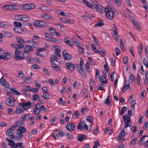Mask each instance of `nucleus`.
<instances>
[{
	"label": "nucleus",
	"instance_id": "cd10ccee",
	"mask_svg": "<svg viewBox=\"0 0 148 148\" xmlns=\"http://www.w3.org/2000/svg\"><path fill=\"white\" fill-rule=\"evenodd\" d=\"M130 86V84H126V82H125V85L123 86V91L124 92H125L126 90Z\"/></svg>",
	"mask_w": 148,
	"mask_h": 148
},
{
	"label": "nucleus",
	"instance_id": "e433bc0d",
	"mask_svg": "<svg viewBox=\"0 0 148 148\" xmlns=\"http://www.w3.org/2000/svg\"><path fill=\"white\" fill-rule=\"evenodd\" d=\"M14 26L16 27H20L22 25V23L20 22H18L16 21H15L14 22Z\"/></svg>",
	"mask_w": 148,
	"mask_h": 148
},
{
	"label": "nucleus",
	"instance_id": "f03ea898",
	"mask_svg": "<svg viewBox=\"0 0 148 148\" xmlns=\"http://www.w3.org/2000/svg\"><path fill=\"white\" fill-rule=\"evenodd\" d=\"M51 62L52 67L55 71H58L62 70L61 67L58 66L60 64L59 61L57 60H55L53 62Z\"/></svg>",
	"mask_w": 148,
	"mask_h": 148
},
{
	"label": "nucleus",
	"instance_id": "ea45409f",
	"mask_svg": "<svg viewBox=\"0 0 148 148\" xmlns=\"http://www.w3.org/2000/svg\"><path fill=\"white\" fill-rule=\"evenodd\" d=\"M127 107L126 106H124L121 109V115H123L127 110Z\"/></svg>",
	"mask_w": 148,
	"mask_h": 148
},
{
	"label": "nucleus",
	"instance_id": "f3484780",
	"mask_svg": "<svg viewBox=\"0 0 148 148\" xmlns=\"http://www.w3.org/2000/svg\"><path fill=\"white\" fill-rule=\"evenodd\" d=\"M16 131L23 133H26L27 132L26 128L23 127H20Z\"/></svg>",
	"mask_w": 148,
	"mask_h": 148
},
{
	"label": "nucleus",
	"instance_id": "69168bd1",
	"mask_svg": "<svg viewBox=\"0 0 148 148\" xmlns=\"http://www.w3.org/2000/svg\"><path fill=\"white\" fill-rule=\"evenodd\" d=\"M135 26L136 28L137 29V30L138 31H139V32H140L141 31V28H140V26L139 24L137 23V24L136 25H135Z\"/></svg>",
	"mask_w": 148,
	"mask_h": 148
},
{
	"label": "nucleus",
	"instance_id": "f257e3e1",
	"mask_svg": "<svg viewBox=\"0 0 148 148\" xmlns=\"http://www.w3.org/2000/svg\"><path fill=\"white\" fill-rule=\"evenodd\" d=\"M104 11L107 18L110 20L113 19L114 14L116 13V10L113 11L112 8H109L108 6L105 8Z\"/></svg>",
	"mask_w": 148,
	"mask_h": 148
},
{
	"label": "nucleus",
	"instance_id": "c03bdc74",
	"mask_svg": "<svg viewBox=\"0 0 148 148\" xmlns=\"http://www.w3.org/2000/svg\"><path fill=\"white\" fill-rule=\"evenodd\" d=\"M49 95H50L47 92H45V94H44V93H43V94L42 95V97L46 99H47V98L49 99L50 98L49 97Z\"/></svg>",
	"mask_w": 148,
	"mask_h": 148
},
{
	"label": "nucleus",
	"instance_id": "423d86ee",
	"mask_svg": "<svg viewBox=\"0 0 148 148\" xmlns=\"http://www.w3.org/2000/svg\"><path fill=\"white\" fill-rule=\"evenodd\" d=\"M75 127V125L74 123H69L66 126V128L70 132L73 131Z\"/></svg>",
	"mask_w": 148,
	"mask_h": 148
},
{
	"label": "nucleus",
	"instance_id": "72a5a7b5",
	"mask_svg": "<svg viewBox=\"0 0 148 148\" xmlns=\"http://www.w3.org/2000/svg\"><path fill=\"white\" fill-rule=\"evenodd\" d=\"M86 120L90 123H93V117L91 116H88L86 117Z\"/></svg>",
	"mask_w": 148,
	"mask_h": 148
},
{
	"label": "nucleus",
	"instance_id": "3c124183",
	"mask_svg": "<svg viewBox=\"0 0 148 148\" xmlns=\"http://www.w3.org/2000/svg\"><path fill=\"white\" fill-rule=\"evenodd\" d=\"M18 77L22 78L24 77L25 76L24 73H23L22 71H20L18 73Z\"/></svg>",
	"mask_w": 148,
	"mask_h": 148
},
{
	"label": "nucleus",
	"instance_id": "dca6fc26",
	"mask_svg": "<svg viewBox=\"0 0 148 148\" xmlns=\"http://www.w3.org/2000/svg\"><path fill=\"white\" fill-rule=\"evenodd\" d=\"M104 25L103 20L102 19L98 21L96 24L94 25V27H101Z\"/></svg>",
	"mask_w": 148,
	"mask_h": 148
},
{
	"label": "nucleus",
	"instance_id": "4468645a",
	"mask_svg": "<svg viewBox=\"0 0 148 148\" xmlns=\"http://www.w3.org/2000/svg\"><path fill=\"white\" fill-rule=\"evenodd\" d=\"M33 50V49L31 46L29 45H27L25 47V51L22 52V53L25 56L24 54H28V51H31Z\"/></svg>",
	"mask_w": 148,
	"mask_h": 148
},
{
	"label": "nucleus",
	"instance_id": "0eeeda50",
	"mask_svg": "<svg viewBox=\"0 0 148 148\" xmlns=\"http://www.w3.org/2000/svg\"><path fill=\"white\" fill-rule=\"evenodd\" d=\"M124 128H123V130H122L121 132L119 134L118 136L117 137V139L118 140H120L123 141L124 140L125 138L124 137L125 136V132L124 130Z\"/></svg>",
	"mask_w": 148,
	"mask_h": 148
},
{
	"label": "nucleus",
	"instance_id": "f8f14e48",
	"mask_svg": "<svg viewBox=\"0 0 148 148\" xmlns=\"http://www.w3.org/2000/svg\"><path fill=\"white\" fill-rule=\"evenodd\" d=\"M77 70L82 76L85 78L87 77V75L84 69L83 66H81L80 67L77 68Z\"/></svg>",
	"mask_w": 148,
	"mask_h": 148
},
{
	"label": "nucleus",
	"instance_id": "2eb2a0df",
	"mask_svg": "<svg viewBox=\"0 0 148 148\" xmlns=\"http://www.w3.org/2000/svg\"><path fill=\"white\" fill-rule=\"evenodd\" d=\"M66 68L71 71L73 70L75 67V64H72L70 62H68L66 63Z\"/></svg>",
	"mask_w": 148,
	"mask_h": 148
},
{
	"label": "nucleus",
	"instance_id": "bf43d9fd",
	"mask_svg": "<svg viewBox=\"0 0 148 148\" xmlns=\"http://www.w3.org/2000/svg\"><path fill=\"white\" fill-rule=\"evenodd\" d=\"M57 12L60 15L63 16H66V14L64 12H62L61 10H58Z\"/></svg>",
	"mask_w": 148,
	"mask_h": 148
},
{
	"label": "nucleus",
	"instance_id": "6e6d98bb",
	"mask_svg": "<svg viewBox=\"0 0 148 148\" xmlns=\"http://www.w3.org/2000/svg\"><path fill=\"white\" fill-rule=\"evenodd\" d=\"M12 10H17L19 8V6L17 5L14 4L12 5Z\"/></svg>",
	"mask_w": 148,
	"mask_h": 148
},
{
	"label": "nucleus",
	"instance_id": "338daca9",
	"mask_svg": "<svg viewBox=\"0 0 148 148\" xmlns=\"http://www.w3.org/2000/svg\"><path fill=\"white\" fill-rule=\"evenodd\" d=\"M130 130L133 132H135L137 130L136 127V126H132L130 129Z\"/></svg>",
	"mask_w": 148,
	"mask_h": 148
},
{
	"label": "nucleus",
	"instance_id": "49530a36",
	"mask_svg": "<svg viewBox=\"0 0 148 148\" xmlns=\"http://www.w3.org/2000/svg\"><path fill=\"white\" fill-rule=\"evenodd\" d=\"M129 80H130L131 81V82H133L134 80L135 79V76L134 75L132 74H130L129 77Z\"/></svg>",
	"mask_w": 148,
	"mask_h": 148
},
{
	"label": "nucleus",
	"instance_id": "1a4fd4ad",
	"mask_svg": "<svg viewBox=\"0 0 148 148\" xmlns=\"http://www.w3.org/2000/svg\"><path fill=\"white\" fill-rule=\"evenodd\" d=\"M17 42L20 43V44L18 45V47L17 49H21L23 48L24 47V45L23 44L24 43V40L22 38H17L16 39Z\"/></svg>",
	"mask_w": 148,
	"mask_h": 148
},
{
	"label": "nucleus",
	"instance_id": "9d476101",
	"mask_svg": "<svg viewBox=\"0 0 148 148\" xmlns=\"http://www.w3.org/2000/svg\"><path fill=\"white\" fill-rule=\"evenodd\" d=\"M60 20L61 21L64 23H69V24H73L75 22L73 20L65 18H60Z\"/></svg>",
	"mask_w": 148,
	"mask_h": 148
},
{
	"label": "nucleus",
	"instance_id": "0e129e2a",
	"mask_svg": "<svg viewBox=\"0 0 148 148\" xmlns=\"http://www.w3.org/2000/svg\"><path fill=\"white\" fill-rule=\"evenodd\" d=\"M115 50L116 51V56H118L121 52L119 50V48L116 47L115 48Z\"/></svg>",
	"mask_w": 148,
	"mask_h": 148
},
{
	"label": "nucleus",
	"instance_id": "7ed1b4c3",
	"mask_svg": "<svg viewBox=\"0 0 148 148\" xmlns=\"http://www.w3.org/2000/svg\"><path fill=\"white\" fill-rule=\"evenodd\" d=\"M33 24L40 27H46L47 26V24L45 22L38 20L35 21Z\"/></svg>",
	"mask_w": 148,
	"mask_h": 148
},
{
	"label": "nucleus",
	"instance_id": "b1692460",
	"mask_svg": "<svg viewBox=\"0 0 148 148\" xmlns=\"http://www.w3.org/2000/svg\"><path fill=\"white\" fill-rule=\"evenodd\" d=\"M122 118L124 119V122H125L126 121H131L130 118L127 116L123 115L122 116Z\"/></svg>",
	"mask_w": 148,
	"mask_h": 148
},
{
	"label": "nucleus",
	"instance_id": "c9c22d12",
	"mask_svg": "<svg viewBox=\"0 0 148 148\" xmlns=\"http://www.w3.org/2000/svg\"><path fill=\"white\" fill-rule=\"evenodd\" d=\"M143 64L146 67H148V58H145L143 59Z\"/></svg>",
	"mask_w": 148,
	"mask_h": 148
},
{
	"label": "nucleus",
	"instance_id": "680f3d73",
	"mask_svg": "<svg viewBox=\"0 0 148 148\" xmlns=\"http://www.w3.org/2000/svg\"><path fill=\"white\" fill-rule=\"evenodd\" d=\"M128 58L127 57H124L123 58V63L126 64H127L128 62Z\"/></svg>",
	"mask_w": 148,
	"mask_h": 148
},
{
	"label": "nucleus",
	"instance_id": "58836bf2",
	"mask_svg": "<svg viewBox=\"0 0 148 148\" xmlns=\"http://www.w3.org/2000/svg\"><path fill=\"white\" fill-rule=\"evenodd\" d=\"M82 93L83 95H85V96L86 98L88 97L87 95V92L86 89L85 88H83L82 89Z\"/></svg>",
	"mask_w": 148,
	"mask_h": 148
},
{
	"label": "nucleus",
	"instance_id": "bb28decb",
	"mask_svg": "<svg viewBox=\"0 0 148 148\" xmlns=\"http://www.w3.org/2000/svg\"><path fill=\"white\" fill-rule=\"evenodd\" d=\"M119 40L120 41V47L121 48V50L123 51L125 49V48L124 47V45L122 39L121 38H120L119 39Z\"/></svg>",
	"mask_w": 148,
	"mask_h": 148
},
{
	"label": "nucleus",
	"instance_id": "6ab92c4d",
	"mask_svg": "<svg viewBox=\"0 0 148 148\" xmlns=\"http://www.w3.org/2000/svg\"><path fill=\"white\" fill-rule=\"evenodd\" d=\"M5 103L10 107H12L14 104V102H13L12 100L10 98L7 99L5 101Z\"/></svg>",
	"mask_w": 148,
	"mask_h": 148
},
{
	"label": "nucleus",
	"instance_id": "4be33fe9",
	"mask_svg": "<svg viewBox=\"0 0 148 148\" xmlns=\"http://www.w3.org/2000/svg\"><path fill=\"white\" fill-rule=\"evenodd\" d=\"M94 3H93V5L90 4V6H89L88 7L91 8L92 9L94 10L96 8L97 9V5H98V3H97V2L95 1L94 2H93Z\"/></svg>",
	"mask_w": 148,
	"mask_h": 148
},
{
	"label": "nucleus",
	"instance_id": "13d9d810",
	"mask_svg": "<svg viewBox=\"0 0 148 148\" xmlns=\"http://www.w3.org/2000/svg\"><path fill=\"white\" fill-rule=\"evenodd\" d=\"M84 3L87 6L89 7L90 6V3L89 2L87 1L86 0H82Z\"/></svg>",
	"mask_w": 148,
	"mask_h": 148
},
{
	"label": "nucleus",
	"instance_id": "09e8293b",
	"mask_svg": "<svg viewBox=\"0 0 148 148\" xmlns=\"http://www.w3.org/2000/svg\"><path fill=\"white\" fill-rule=\"evenodd\" d=\"M79 114L78 112V111H76L73 114V117L74 119H77Z\"/></svg>",
	"mask_w": 148,
	"mask_h": 148
},
{
	"label": "nucleus",
	"instance_id": "473e14b6",
	"mask_svg": "<svg viewBox=\"0 0 148 148\" xmlns=\"http://www.w3.org/2000/svg\"><path fill=\"white\" fill-rule=\"evenodd\" d=\"M22 9L23 10H30V8L29 7V4H26L24 5L22 7Z\"/></svg>",
	"mask_w": 148,
	"mask_h": 148
},
{
	"label": "nucleus",
	"instance_id": "2f4dec72",
	"mask_svg": "<svg viewBox=\"0 0 148 148\" xmlns=\"http://www.w3.org/2000/svg\"><path fill=\"white\" fill-rule=\"evenodd\" d=\"M132 125V123L130 121H126L125 122V124L124 126L125 128H126L128 127H130Z\"/></svg>",
	"mask_w": 148,
	"mask_h": 148
},
{
	"label": "nucleus",
	"instance_id": "f704fd0d",
	"mask_svg": "<svg viewBox=\"0 0 148 148\" xmlns=\"http://www.w3.org/2000/svg\"><path fill=\"white\" fill-rule=\"evenodd\" d=\"M23 110L21 108L17 107L16 110V112L17 114H21L23 112Z\"/></svg>",
	"mask_w": 148,
	"mask_h": 148
},
{
	"label": "nucleus",
	"instance_id": "aec40b11",
	"mask_svg": "<svg viewBox=\"0 0 148 148\" xmlns=\"http://www.w3.org/2000/svg\"><path fill=\"white\" fill-rule=\"evenodd\" d=\"M14 30L16 32L19 34L22 33L23 32V29H21L20 27H19L14 28Z\"/></svg>",
	"mask_w": 148,
	"mask_h": 148
},
{
	"label": "nucleus",
	"instance_id": "4c0bfd02",
	"mask_svg": "<svg viewBox=\"0 0 148 148\" xmlns=\"http://www.w3.org/2000/svg\"><path fill=\"white\" fill-rule=\"evenodd\" d=\"M12 127H11L9 130H8L6 132V134L7 135L10 136V135L13 134L12 131Z\"/></svg>",
	"mask_w": 148,
	"mask_h": 148
},
{
	"label": "nucleus",
	"instance_id": "864d4df0",
	"mask_svg": "<svg viewBox=\"0 0 148 148\" xmlns=\"http://www.w3.org/2000/svg\"><path fill=\"white\" fill-rule=\"evenodd\" d=\"M66 44L69 45L71 47H72L73 46V42L72 41H70L69 40H67V41H66Z\"/></svg>",
	"mask_w": 148,
	"mask_h": 148
},
{
	"label": "nucleus",
	"instance_id": "412c9836",
	"mask_svg": "<svg viewBox=\"0 0 148 148\" xmlns=\"http://www.w3.org/2000/svg\"><path fill=\"white\" fill-rule=\"evenodd\" d=\"M86 138V136L85 135H78L77 136V139L78 141L82 142L84 139Z\"/></svg>",
	"mask_w": 148,
	"mask_h": 148
},
{
	"label": "nucleus",
	"instance_id": "e2e57ef3",
	"mask_svg": "<svg viewBox=\"0 0 148 148\" xmlns=\"http://www.w3.org/2000/svg\"><path fill=\"white\" fill-rule=\"evenodd\" d=\"M33 112H34V113L35 114H36V115H38V114H39L40 113V111L39 110V109H35L34 110H33Z\"/></svg>",
	"mask_w": 148,
	"mask_h": 148
},
{
	"label": "nucleus",
	"instance_id": "de8ad7c7",
	"mask_svg": "<svg viewBox=\"0 0 148 148\" xmlns=\"http://www.w3.org/2000/svg\"><path fill=\"white\" fill-rule=\"evenodd\" d=\"M86 69L87 70L88 72L90 71V64L87 62L85 64Z\"/></svg>",
	"mask_w": 148,
	"mask_h": 148
},
{
	"label": "nucleus",
	"instance_id": "a19ab883",
	"mask_svg": "<svg viewBox=\"0 0 148 148\" xmlns=\"http://www.w3.org/2000/svg\"><path fill=\"white\" fill-rule=\"evenodd\" d=\"M58 115H55L54 116L52 117L51 119V121L52 123H53L55 121H56L57 120Z\"/></svg>",
	"mask_w": 148,
	"mask_h": 148
},
{
	"label": "nucleus",
	"instance_id": "603ef678",
	"mask_svg": "<svg viewBox=\"0 0 148 148\" xmlns=\"http://www.w3.org/2000/svg\"><path fill=\"white\" fill-rule=\"evenodd\" d=\"M16 20H22V15H18L16 16L15 17Z\"/></svg>",
	"mask_w": 148,
	"mask_h": 148
},
{
	"label": "nucleus",
	"instance_id": "37998d69",
	"mask_svg": "<svg viewBox=\"0 0 148 148\" xmlns=\"http://www.w3.org/2000/svg\"><path fill=\"white\" fill-rule=\"evenodd\" d=\"M100 76L99 80L100 82L102 83L106 84L107 83L108 79L107 78H102L101 79H100Z\"/></svg>",
	"mask_w": 148,
	"mask_h": 148
},
{
	"label": "nucleus",
	"instance_id": "052dcab7",
	"mask_svg": "<svg viewBox=\"0 0 148 148\" xmlns=\"http://www.w3.org/2000/svg\"><path fill=\"white\" fill-rule=\"evenodd\" d=\"M32 67L33 69L36 70L39 69L40 68L39 66L37 64H33L32 65Z\"/></svg>",
	"mask_w": 148,
	"mask_h": 148
},
{
	"label": "nucleus",
	"instance_id": "a18cd8bd",
	"mask_svg": "<svg viewBox=\"0 0 148 148\" xmlns=\"http://www.w3.org/2000/svg\"><path fill=\"white\" fill-rule=\"evenodd\" d=\"M138 138H136L133 140H132L130 143L131 144V145H136V141L138 140Z\"/></svg>",
	"mask_w": 148,
	"mask_h": 148
},
{
	"label": "nucleus",
	"instance_id": "8fccbe9b",
	"mask_svg": "<svg viewBox=\"0 0 148 148\" xmlns=\"http://www.w3.org/2000/svg\"><path fill=\"white\" fill-rule=\"evenodd\" d=\"M51 62H53L55 60H57L56 59H57V57L55 55H53L52 57L50 58Z\"/></svg>",
	"mask_w": 148,
	"mask_h": 148
},
{
	"label": "nucleus",
	"instance_id": "7c9ffc66",
	"mask_svg": "<svg viewBox=\"0 0 148 148\" xmlns=\"http://www.w3.org/2000/svg\"><path fill=\"white\" fill-rule=\"evenodd\" d=\"M118 32H114L113 33V35L115 40L119 41L118 38H119V36L117 34Z\"/></svg>",
	"mask_w": 148,
	"mask_h": 148
},
{
	"label": "nucleus",
	"instance_id": "20e7f679",
	"mask_svg": "<svg viewBox=\"0 0 148 148\" xmlns=\"http://www.w3.org/2000/svg\"><path fill=\"white\" fill-rule=\"evenodd\" d=\"M17 49H17H16L15 50V57L14 59L15 60H20L25 58L24 57H21L19 56L21 52L20 51L18 50V49Z\"/></svg>",
	"mask_w": 148,
	"mask_h": 148
},
{
	"label": "nucleus",
	"instance_id": "9b49d317",
	"mask_svg": "<svg viewBox=\"0 0 148 148\" xmlns=\"http://www.w3.org/2000/svg\"><path fill=\"white\" fill-rule=\"evenodd\" d=\"M1 84L4 87L7 88H9L10 87L9 84L4 79V77H2L0 79Z\"/></svg>",
	"mask_w": 148,
	"mask_h": 148
},
{
	"label": "nucleus",
	"instance_id": "6e6552de",
	"mask_svg": "<svg viewBox=\"0 0 148 148\" xmlns=\"http://www.w3.org/2000/svg\"><path fill=\"white\" fill-rule=\"evenodd\" d=\"M62 56L64 59L66 60H69L72 58V56L65 50L63 51L62 52Z\"/></svg>",
	"mask_w": 148,
	"mask_h": 148
},
{
	"label": "nucleus",
	"instance_id": "79ce46f5",
	"mask_svg": "<svg viewBox=\"0 0 148 148\" xmlns=\"http://www.w3.org/2000/svg\"><path fill=\"white\" fill-rule=\"evenodd\" d=\"M30 86H23V88L24 89H25L28 92H30L31 90V89L30 88Z\"/></svg>",
	"mask_w": 148,
	"mask_h": 148
},
{
	"label": "nucleus",
	"instance_id": "4d7b16f0",
	"mask_svg": "<svg viewBox=\"0 0 148 148\" xmlns=\"http://www.w3.org/2000/svg\"><path fill=\"white\" fill-rule=\"evenodd\" d=\"M42 90L44 94H45V92H48V88L46 86L43 87L42 88Z\"/></svg>",
	"mask_w": 148,
	"mask_h": 148
},
{
	"label": "nucleus",
	"instance_id": "a211bd4d",
	"mask_svg": "<svg viewBox=\"0 0 148 148\" xmlns=\"http://www.w3.org/2000/svg\"><path fill=\"white\" fill-rule=\"evenodd\" d=\"M41 16L47 20L53 18H52V16L46 14H43L41 15Z\"/></svg>",
	"mask_w": 148,
	"mask_h": 148
},
{
	"label": "nucleus",
	"instance_id": "c85d7f7f",
	"mask_svg": "<svg viewBox=\"0 0 148 148\" xmlns=\"http://www.w3.org/2000/svg\"><path fill=\"white\" fill-rule=\"evenodd\" d=\"M49 31L51 34L53 35H55L54 34L56 32V30L55 28L52 27L49 28Z\"/></svg>",
	"mask_w": 148,
	"mask_h": 148
},
{
	"label": "nucleus",
	"instance_id": "39448f33",
	"mask_svg": "<svg viewBox=\"0 0 148 148\" xmlns=\"http://www.w3.org/2000/svg\"><path fill=\"white\" fill-rule=\"evenodd\" d=\"M1 59L7 60L10 59L11 58V55L10 53L3 52L1 53Z\"/></svg>",
	"mask_w": 148,
	"mask_h": 148
},
{
	"label": "nucleus",
	"instance_id": "5701e85b",
	"mask_svg": "<svg viewBox=\"0 0 148 148\" xmlns=\"http://www.w3.org/2000/svg\"><path fill=\"white\" fill-rule=\"evenodd\" d=\"M22 21H27L30 20L29 17L25 14L22 15Z\"/></svg>",
	"mask_w": 148,
	"mask_h": 148
},
{
	"label": "nucleus",
	"instance_id": "774afa93",
	"mask_svg": "<svg viewBox=\"0 0 148 148\" xmlns=\"http://www.w3.org/2000/svg\"><path fill=\"white\" fill-rule=\"evenodd\" d=\"M5 34L7 36L10 37H12L13 36L12 34L9 32H5Z\"/></svg>",
	"mask_w": 148,
	"mask_h": 148
},
{
	"label": "nucleus",
	"instance_id": "c756f323",
	"mask_svg": "<svg viewBox=\"0 0 148 148\" xmlns=\"http://www.w3.org/2000/svg\"><path fill=\"white\" fill-rule=\"evenodd\" d=\"M23 144V143L21 142L16 144L15 143V146L16 148H17L18 147H20V148H25L24 146L22 145Z\"/></svg>",
	"mask_w": 148,
	"mask_h": 148
},
{
	"label": "nucleus",
	"instance_id": "393cba45",
	"mask_svg": "<svg viewBox=\"0 0 148 148\" xmlns=\"http://www.w3.org/2000/svg\"><path fill=\"white\" fill-rule=\"evenodd\" d=\"M12 5H7L3 7L4 9L12 10Z\"/></svg>",
	"mask_w": 148,
	"mask_h": 148
},
{
	"label": "nucleus",
	"instance_id": "5fc2aeb1",
	"mask_svg": "<svg viewBox=\"0 0 148 148\" xmlns=\"http://www.w3.org/2000/svg\"><path fill=\"white\" fill-rule=\"evenodd\" d=\"M49 41H52L55 43H57V41H60V40L55 38L52 36V38H51V39Z\"/></svg>",
	"mask_w": 148,
	"mask_h": 148
},
{
	"label": "nucleus",
	"instance_id": "ddd939ff",
	"mask_svg": "<svg viewBox=\"0 0 148 148\" xmlns=\"http://www.w3.org/2000/svg\"><path fill=\"white\" fill-rule=\"evenodd\" d=\"M32 106V103L30 101H27L24 102L23 110H26L28 109L31 108Z\"/></svg>",
	"mask_w": 148,
	"mask_h": 148
},
{
	"label": "nucleus",
	"instance_id": "a878e982",
	"mask_svg": "<svg viewBox=\"0 0 148 148\" xmlns=\"http://www.w3.org/2000/svg\"><path fill=\"white\" fill-rule=\"evenodd\" d=\"M45 38L47 40H50L51 39V38H52V36L49 33H45Z\"/></svg>",
	"mask_w": 148,
	"mask_h": 148
}]
</instances>
